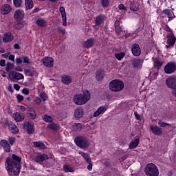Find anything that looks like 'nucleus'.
I'll use <instances>...</instances> for the list:
<instances>
[{
  "label": "nucleus",
  "mask_w": 176,
  "mask_h": 176,
  "mask_svg": "<svg viewBox=\"0 0 176 176\" xmlns=\"http://www.w3.org/2000/svg\"><path fill=\"white\" fill-rule=\"evenodd\" d=\"M20 162H21V158L14 154L12 155V158H7L5 166L9 175H12V173L14 175L20 174V168H21Z\"/></svg>",
  "instance_id": "1"
},
{
  "label": "nucleus",
  "mask_w": 176,
  "mask_h": 176,
  "mask_svg": "<svg viewBox=\"0 0 176 176\" xmlns=\"http://www.w3.org/2000/svg\"><path fill=\"white\" fill-rule=\"evenodd\" d=\"M91 98L90 92L89 91H84L82 94H78L74 96V102L76 105H85Z\"/></svg>",
  "instance_id": "2"
},
{
  "label": "nucleus",
  "mask_w": 176,
  "mask_h": 176,
  "mask_svg": "<svg viewBox=\"0 0 176 176\" xmlns=\"http://www.w3.org/2000/svg\"><path fill=\"white\" fill-rule=\"evenodd\" d=\"M124 88V83L120 80H113L109 83V89L111 91H122Z\"/></svg>",
  "instance_id": "3"
},
{
  "label": "nucleus",
  "mask_w": 176,
  "mask_h": 176,
  "mask_svg": "<svg viewBox=\"0 0 176 176\" xmlns=\"http://www.w3.org/2000/svg\"><path fill=\"white\" fill-rule=\"evenodd\" d=\"M146 176H159V168L154 164H148L144 169Z\"/></svg>",
  "instance_id": "4"
},
{
  "label": "nucleus",
  "mask_w": 176,
  "mask_h": 176,
  "mask_svg": "<svg viewBox=\"0 0 176 176\" xmlns=\"http://www.w3.org/2000/svg\"><path fill=\"white\" fill-rule=\"evenodd\" d=\"M75 143L78 146L81 148L82 149H85V148H89V144L87 138L85 136H78L75 139Z\"/></svg>",
  "instance_id": "5"
},
{
  "label": "nucleus",
  "mask_w": 176,
  "mask_h": 176,
  "mask_svg": "<svg viewBox=\"0 0 176 176\" xmlns=\"http://www.w3.org/2000/svg\"><path fill=\"white\" fill-rule=\"evenodd\" d=\"M8 78L10 80H21V79H24V75L17 72H10L8 74Z\"/></svg>",
  "instance_id": "6"
},
{
  "label": "nucleus",
  "mask_w": 176,
  "mask_h": 176,
  "mask_svg": "<svg viewBox=\"0 0 176 176\" xmlns=\"http://www.w3.org/2000/svg\"><path fill=\"white\" fill-rule=\"evenodd\" d=\"M166 84L168 89H172L173 90L176 88V76H169L166 80Z\"/></svg>",
  "instance_id": "7"
},
{
  "label": "nucleus",
  "mask_w": 176,
  "mask_h": 176,
  "mask_svg": "<svg viewBox=\"0 0 176 176\" xmlns=\"http://www.w3.org/2000/svg\"><path fill=\"white\" fill-rule=\"evenodd\" d=\"M176 70V64L174 62H170L164 67L166 74H174Z\"/></svg>",
  "instance_id": "8"
},
{
  "label": "nucleus",
  "mask_w": 176,
  "mask_h": 176,
  "mask_svg": "<svg viewBox=\"0 0 176 176\" xmlns=\"http://www.w3.org/2000/svg\"><path fill=\"white\" fill-rule=\"evenodd\" d=\"M162 14L163 17H168V21L173 20V19H175V15L174 14V11L170 9H165L162 11Z\"/></svg>",
  "instance_id": "9"
},
{
  "label": "nucleus",
  "mask_w": 176,
  "mask_h": 176,
  "mask_svg": "<svg viewBox=\"0 0 176 176\" xmlns=\"http://www.w3.org/2000/svg\"><path fill=\"white\" fill-rule=\"evenodd\" d=\"M43 64L44 67H47L48 68H50L54 65V59L52 57H45L43 59Z\"/></svg>",
  "instance_id": "10"
},
{
  "label": "nucleus",
  "mask_w": 176,
  "mask_h": 176,
  "mask_svg": "<svg viewBox=\"0 0 176 176\" xmlns=\"http://www.w3.org/2000/svg\"><path fill=\"white\" fill-rule=\"evenodd\" d=\"M115 28L118 35H121L122 36H126V31L123 30V28L120 26V23L118 21L115 22Z\"/></svg>",
  "instance_id": "11"
},
{
  "label": "nucleus",
  "mask_w": 176,
  "mask_h": 176,
  "mask_svg": "<svg viewBox=\"0 0 176 176\" xmlns=\"http://www.w3.org/2000/svg\"><path fill=\"white\" fill-rule=\"evenodd\" d=\"M108 109V107L107 106H100L94 113L93 116L94 118H98V116H100V115H104L105 113V111Z\"/></svg>",
  "instance_id": "12"
},
{
  "label": "nucleus",
  "mask_w": 176,
  "mask_h": 176,
  "mask_svg": "<svg viewBox=\"0 0 176 176\" xmlns=\"http://www.w3.org/2000/svg\"><path fill=\"white\" fill-rule=\"evenodd\" d=\"M14 38V36L12 32H6L3 36V42H4V43H9V42L13 41Z\"/></svg>",
  "instance_id": "13"
},
{
  "label": "nucleus",
  "mask_w": 176,
  "mask_h": 176,
  "mask_svg": "<svg viewBox=\"0 0 176 176\" xmlns=\"http://www.w3.org/2000/svg\"><path fill=\"white\" fill-rule=\"evenodd\" d=\"M175 41H176V38L174 36V34L173 33L169 34L168 35V40H167V45H166V49H168V47H170V46H173L174 45V44L175 43Z\"/></svg>",
  "instance_id": "14"
},
{
  "label": "nucleus",
  "mask_w": 176,
  "mask_h": 176,
  "mask_svg": "<svg viewBox=\"0 0 176 176\" xmlns=\"http://www.w3.org/2000/svg\"><path fill=\"white\" fill-rule=\"evenodd\" d=\"M0 146L4 149V152H10V144L6 140H2L0 141Z\"/></svg>",
  "instance_id": "15"
},
{
  "label": "nucleus",
  "mask_w": 176,
  "mask_h": 176,
  "mask_svg": "<svg viewBox=\"0 0 176 176\" xmlns=\"http://www.w3.org/2000/svg\"><path fill=\"white\" fill-rule=\"evenodd\" d=\"M23 129H25V130H28V134H34V131H35V129H34V124L31 122L25 123Z\"/></svg>",
  "instance_id": "16"
},
{
  "label": "nucleus",
  "mask_w": 176,
  "mask_h": 176,
  "mask_svg": "<svg viewBox=\"0 0 176 176\" xmlns=\"http://www.w3.org/2000/svg\"><path fill=\"white\" fill-rule=\"evenodd\" d=\"M83 115H85V111L81 107H78L74 111V117L76 119H80V118H83Z\"/></svg>",
  "instance_id": "17"
},
{
  "label": "nucleus",
  "mask_w": 176,
  "mask_h": 176,
  "mask_svg": "<svg viewBox=\"0 0 176 176\" xmlns=\"http://www.w3.org/2000/svg\"><path fill=\"white\" fill-rule=\"evenodd\" d=\"M12 12V7L9 6V4H4L1 8V14H9Z\"/></svg>",
  "instance_id": "18"
},
{
  "label": "nucleus",
  "mask_w": 176,
  "mask_h": 176,
  "mask_svg": "<svg viewBox=\"0 0 176 176\" xmlns=\"http://www.w3.org/2000/svg\"><path fill=\"white\" fill-rule=\"evenodd\" d=\"M59 10L62 16L63 25L65 27L67 25V13L65 12V8H64V7H60Z\"/></svg>",
  "instance_id": "19"
},
{
  "label": "nucleus",
  "mask_w": 176,
  "mask_h": 176,
  "mask_svg": "<svg viewBox=\"0 0 176 176\" xmlns=\"http://www.w3.org/2000/svg\"><path fill=\"white\" fill-rule=\"evenodd\" d=\"M12 118L15 122H23L24 120V114L23 113L16 112L13 113Z\"/></svg>",
  "instance_id": "20"
},
{
  "label": "nucleus",
  "mask_w": 176,
  "mask_h": 176,
  "mask_svg": "<svg viewBox=\"0 0 176 176\" xmlns=\"http://www.w3.org/2000/svg\"><path fill=\"white\" fill-rule=\"evenodd\" d=\"M144 64L142 59L135 58L132 60V65L133 68H141Z\"/></svg>",
  "instance_id": "21"
},
{
  "label": "nucleus",
  "mask_w": 176,
  "mask_h": 176,
  "mask_svg": "<svg viewBox=\"0 0 176 176\" xmlns=\"http://www.w3.org/2000/svg\"><path fill=\"white\" fill-rule=\"evenodd\" d=\"M150 129L153 134H155V135H162V133H163L162 131V129L157 126L151 125Z\"/></svg>",
  "instance_id": "22"
},
{
  "label": "nucleus",
  "mask_w": 176,
  "mask_h": 176,
  "mask_svg": "<svg viewBox=\"0 0 176 176\" xmlns=\"http://www.w3.org/2000/svg\"><path fill=\"white\" fill-rule=\"evenodd\" d=\"M14 16L16 20H23V19H24V11L23 10H16Z\"/></svg>",
  "instance_id": "23"
},
{
  "label": "nucleus",
  "mask_w": 176,
  "mask_h": 176,
  "mask_svg": "<svg viewBox=\"0 0 176 176\" xmlns=\"http://www.w3.org/2000/svg\"><path fill=\"white\" fill-rule=\"evenodd\" d=\"M8 129L12 134H17L19 133V128L12 122H8Z\"/></svg>",
  "instance_id": "24"
},
{
  "label": "nucleus",
  "mask_w": 176,
  "mask_h": 176,
  "mask_svg": "<svg viewBox=\"0 0 176 176\" xmlns=\"http://www.w3.org/2000/svg\"><path fill=\"white\" fill-rule=\"evenodd\" d=\"M132 53L133 56L138 57L141 54V49H140V45L138 44H134L132 46Z\"/></svg>",
  "instance_id": "25"
},
{
  "label": "nucleus",
  "mask_w": 176,
  "mask_h": 176,
  "mask_svg": "<svg viewBox=\"0 0 176 176\" xmlns=\"http://www.w3.org/2000/svg\"><path fill=\"white\" fill-rule=\"evenodd\" d=\"M36 24L38 25V27H47V21L43 18H40L36 21Z\"/></svg>",
  "instance_id": "26"
},
{
  "label": "nucleus",
  "mask_w": 176,
  "mask_h": 176,
  "mask_svg": "<svg viewBox=\"0 0 176 176\" xmlns=\"http://www.w3.org/2000/svg\"><path fill=\"white\" fill-rule=\"evenodd\" d=\"M61 82L65 85H69L72 82V78L69 76L64 75L61 77Z\"/></svg>",
  "instance_id": "27"
},
{
  "label": "nucleus",
  "mask_w": 176,
  "mask_h": 176,
  "mask_svg": "<svg viewBox=\"0 0 176 176\" xmlns=\"http://www.w3.org/2000/svg\"><path fill=\"white\" fill-rule=\"evenodd\" d=\"M94 45V39L89 38L85 41L83 46L86 47V49H90Z\"/></svg>",
  "instance_id": "28"
},
{
  "label": "nucleus",
  "mask_w": 176,
  "mask_h": 176,
  "mask_svg": "<svg viewBox=\"0 0 176 176\" xmlns=\"http://www.w3.org/2000/svg\"><path fill=\"white\" fill-rule=\"evenodd\" d=\"M78 153L79 155H81V156L83 157L87 163H90V162H91L90 155H89L87 153H85L83 151H78Z\"/></svg>",
  "instance_id": "29"
},
{
  "label": "nucleus",
  "mask_w": 176,
  "mask_h": 176,
  "mask_svg": "<svg viewBox=\"0 0 176 176\" xmlns=\"http://www.w3.org/2000/svg\"><path fill=\"white\" fill-rule=\"evenodd\" d=\"M49 157L46 154H39L36 157V162H44V160H47Z\"/></svg>",
  "instance_id": "30"
},
{
  "label": "nucleus",
  "mask_w": 176,
  "mask_h": 176,
  "mask_svg": "<svg viewBox=\"0 0 176 176\" xmlns=\"http://www.w3.org/2000/svg\"><path fill=\"white\" fill-rule=\"evenodd\" d=\"M139 144L140 139L137 138L135 140H133L129 144V149H135V148H137V146H138Z\"/></svg>",
  "instance_id": "31"
},
{
  "label": "nucleus",
  "mask_w": 176,
  "mask_h": 176,
  "mask_svg": "<svg viewBox=\"0 0 176 176\" xmlns=\"http://www.w3.org/2000/svg\"><path fill=\"white\" fill-rule=\"evenodd\" d=\"M33 145L35 148H38V149H46V145L42 142H34Z\"/></svg>",
  "instance_id": "32"
},
{
  "label": "nucleus",
  "mask_w": 176,
  "mask_h": 176,
  "mask_svg": "<svg viewBox=\"0 0 176 176\" xmlns=\"http://www.w3.org/2000/svg\"><path fill=\"white\" fill-rule=\"evenodd\" d=\"M104 20H105V16L104 15L98 16L96 19V25H100V24H102V23H104Z\"/></svg>",
  "instance_id": "33"
},
{
  "label": "nucleus",
  "mask_w": 176,
  "mask_h": 176,
  "mask_svg": "<svg viewBox=\"0 0 176 176\" xmlns=\"http://www.w3.org/2000/svg\"><path fill=\"white\" fill-rule=\"evenodd\" d=\"M25 5L27 10H30L34 8V1L32 0H25Z\"/></svg>",
  "instance_id": "34"
},
{
  "label": "nucleus",
  "mask_w": 176,
  "mask_h": 176,
  "mask_svg": "<svg viewBox=\"0 0 176 176\" xmlns=\"http://www.w3.org/2000/svg\"><path fill=\"white\" fill-rule=\"evenodd\" d=\"M28 113L30 119H36V113L34 109H29Z\"/></svg>",
  "instance_id": "35"
},
{
  "label": "nucleus",
  "mask_w": 176,
  "mask_h": 176,
  "mask_svg": "<svg viewBox=\"0 0 176 176\" xmlns=\"http://www.w3.org/2000/svg\"><path fill=\"white\" fill-rule=\"evenodd\" d=\"M96 78L97 80H101L102 79H104V71L98 70L96 72Z\"/></svg>",
  "instance_id": "36"
},
{
  "label": "nucleus",
  "mask_w": 176,
  "mask_h": 176,
  "mask_svg": "<svg viewBox=\"0 0 176 176\" xmlns=\"http://www.w3.org/2000/svg\"><path fill=\"white\" fill-rule=\"evenodd\" d=\"M72 130L74 131H80L82 130V124L80 123L74 124L72 126Z\"/></svg>",
  "instance_id": "37"
},
{
  "label": "nucleus",
  "mask_w": 176,
  "mask_h": 176,
  "mask_svg": "<svg viewBox=\"0 0 176 176\" xmlns=\"http://www.w3.org/2000/svg\"><path fill=\"white\" fill-rule=\"evenodd\" d=\"M24 72L27 76H34V75L36 74V72L34 69L33 70L25 69Z\"/></svg>",
  "instance_id": "38"
},
{
  "label": "nucleus",
  "mask_w": 176,
  "mask_h": 176,
  "mask_svg": "<svg viewBox=\"0 0 176 176\" xmlns=\"http://www.w3.org/2000/svg\"><path fill=\"white\" fill-rule=\"evenodd\" d=\"M139 8H140V4H138V3H132L131 6V10H132L133 12H137Z\"/></svg>",
  "instance_id": "39"
},
{
  "label": "nucleus",
  "mask_w": 176,
  "mask_h": 176,
  "mask_svg": "<svg viewBox=\"0 0 176 176\" xmlns=\"http://www.w3.org/2000/svg\"><path fill=\"white\" fill-rule=\"evenodd\" d=\"M125 56L126 54H124V52L117 53L115 54V57L118 60V61H120V60H122Z\"/></svg>",
  "instance_id": "40"
},
{
  "label": "nucleus",
  "mask_w": 176,
  "mask_h": 176,
  "mask_svg": "<svg viewBox=\"0 0 176 176\" xmlns=\"http://www.w3.org/2000/svg\"><path fill=\"white\" fill-rule=\"evenodd\" d=\"M63 168L66 173H73V171H74V168L71 167L69 165H65Z\"/></svg>",
  "instance_id": "41"
},
{
  "label": "nucleus",
  "mask_w": 176,
  "mask_h": 176,
  "mask_svg": "<svg viewBox=\"0 0 176 176\" xmlns=\"http://www.w3.org/2000/svg\"><path fill=\"white\" fill-rule=\"evenodd\" d=\"M13 3L15 8H20L23 3L22 0H13Z\"/></svg>",
  "instance_id": "42"
},
{
  "label": "nucleus",
  "mask_w": 176,
  "mask_h": 176,
  "mask_svg": "<svg viewBox=\"0 0 176 176\" xmlns=\"http://www.w3.org/2000/svg\"><path fill=\"white\" fill-rule=\"evenodd\" d=\"M49 129L51 130H58V124L54 123H50L48 124Z\"/></svg>",
  "instance_id": "43"
},
{
  "label": "nucleus",
  "mask_w": 176,
  "mask_h": 176,
  "mask_svg": "<svg viewBox=\"0 0 176 176\" xmlns=\"http://www.w3.org/2000/svg\"><path fill=\"white\" fill-rule=\"evenodd\" d=\"M43 119V120H45V122H47V123H50V122H53V118L47 115L44 116Z\"/></svg>",
  "instance_id": "44"
},
{
  "label": "nucleus",
  "mask_w": 176,
  "mask_h": 176,
  "mask_svg": "<svg viewBox=\"0 0 176 176\" xmlns=\"http://www.w3.org/2000/svg\"><path fill=\"white\" fill-rule=\"evenodd\" d=\"M154 65L156 68L159 69L163 65V63H162V61L156 60L154 61Z\"/></svg>",
  "instance_id": "45"
},
{
  "label": "nucleus",
  "mask_w": 176,
  "mask_h": 176,
  "mask_svg": "<svg viewBox=\"0 0 176 176\" xmlns=\"http://www.w3.org/2000/svg\"><path fill=\"white\" fill-rule=\"evenodd\" d=\"M14 68V65L12 63L8 62L6 65V71L9 72Z\"/></svg>",
  "instance_id": "46"
},
{
  "label": "nucleus",
  "mask_w": 176,
  "mask_h": 176,
  "mask_svg": "<svg viewBox=\"0 0 176 176\" xmlns=\"http://www.w3.org/2000/svg\"><path fill=\"white\" fill-rule=\"evenodd\" d=\"M22 60L24 64H31L30 58H28V56H22Z\"/></svg>",
  "instance_id": "47"
},
{
  "label": "nucleus",
  "mask_w": 176,
  "mask_h": 176,
  "mask_svg": "<svg viewBox=\"0 0 176 176\" xmlns=\"http://www.w3.org/2000/svg\"><path fill=\"white\" fill-rule=\"evenodd\" d=\"M8 141H9V143H10V145H14V142H16V138H13V137H10L8 138Z\"/></svg>",
  "instance_id": "48"
},
{
  "label": "nucleus",
  "mask_w": 176,
  "mask_h": 176,
  "mask_svg": "<svg viewBox=\"0 0 176 176\" xmlns=\"http://www.w3.org/2000/svg\"><path fill=\"white\" fill-rule=\"evenodd\" d=\"M101 3L103 8H107L109 5V0H102Z\"/></svg>",
  "instance_id": "49"
},
{
  "label": "nucleus",
  "mask_w": 176,
  "mask_h": 176,
  "mask_svg": "<svg viewBox=\"0 0 176 176\" xmlns=\"http://www.w3.org/2000/svg\"><path fill=\"white\" fill-rule=\"evenodd\" d=\"M16 65H21V64H23V56L16 58Z\"/></svg>",
  "instance_id": "50"
},
{
  "label": "nucleus",
  "mask_w": 176,
  "mask_h": 176,
  "mask_svg": "<svg viewBox=\"0 0 176 176\" xmlns=\"http://www.w3.org/2000/svg\"><path fill=\"white\" fill-rule=\"evenodd\" d=\"M40 97L42 98L43 101H46V100H47V95L44 92L40 94Z\"/></svg>",
  "instance_id": "51"
},
{
  "label": "nucleus",
  "mask_w": 176,
  "mask_h": 176,
  "mask_svg": "<svg viewBox=\"0 0 176 176\" xmlns=\"http://www.w3.org/2000/svg\"><path fill=\"white\" fill-rule=\"evenodd\" d=\"M16 100H18L19 102H21V101L24 100V96H23V95L21 94H17Z\"/></svg>",
  "instance_id": "52"
},
{
  "label": "nucleus",
  "mask_w": 176,
  "mask_h": 176,
  "mask_svg": "<svg viewBox=\"0 0 176 176\" xmlns=\"http://www.w3.org/2000/svg\"><path fill=\"white\" fill-rule=\"evenodd\" d=\"M118 9H120V10H123V12H127V8H126L123 4H120L118 6Z\"/></svg>",
  "instance_id": "53"
},
{
  "label": "nucleus",
  "mask_w": 176,
  "mask_h": 176,
  "mask_svg": "<svg viewBox=\"0 0 176 176\" xmlns=\"http://www.w3.org/2000/svg\"><path fill=\"white\" fill-rule=\"evenodd\" d=\"M158 124L160 126V127H166V126H169L168 123L164 122L163 121H159Z\"/></svg>",
  "instance_id": "54"
},
{
  "label": "nucleus",
  "mask_w": 176,
  "mask_h": 176,
  "mask_svg": "<svg viewBox=\"0 0 176 176\" xmlns=\"http://www.w3.org/2000/svg\"><path fill=\"white\" fill-rule=\"evenodd\" d=\"M22 93L25 94V96H28V94H30V89L28 88H23Z\"/></svg>",
  "instance_id": "55"
},
{
  "label": "nucleus",
  "mask_w": 176,
  "mask_h": 176,
  "mask_svg": "<svg viewBox=\"0 0 176 176\" xmlns=\"http://www.w3.org/2000/svg\"><path fill=\"white\" fill-rule=\"evenodd\" d=\"M143 29H144V23L141 22L140 23V27L138 28V29H137L135 32H140V31H141V30H143Z\"/></svg>",
  "instance_id": "56"
},
{
  "label": "nucleus",
  "mask_w": 176,
  "mask_h": 176,
  "mask_svg": "<svg viewBox=\"0 0 176 176\" xmlns=\"http://www.w3.org/2000/svg\"><path fill=\"white\" fill-rule=\"evenodd\" d=\"M88 163V166H87V169L89 171H91V170H93V163L91 162V161H90V162H87Z\"/></svg>",
  "instance_id": "57"
},
{
  "label": "nucleus",
  "mask_w": 176,
  "mask_h": 176,
  "mask_svg": "<svg viewBox=\"0 0 176 176\" xmlns=\"http://www.w3.org/2000/svg\"><path fill=\"white\" fill-rule=\"evenodd\" d=\"M134 115H135V118L137 119V120H141V116H140V114H138V112L135 111Z\"/></svg>",
  "instance_id": "58"
},
{
  "label": "nucleus",
  "mask_w": 176,
  "mask_h": 176,
  "mask_svg": "<svg viewBox=\"0 0 176 176\" xmlns=\"http://www.w3.org/2000/svg\"><path fill=\"white\" fill-rule=\"evenodd\" d=\"M0 65L1 67H5L6 65V60H5V59H1L0 60Z\"/></svg>",
  "instance_id": "59"
},
{
  "label": "nucleus",
  "mask_w": 176,
  "mask_h": 176,
  "mask_svg": "<svg viewBox=\"0 0 176 176\" xmlns=\"http://www.w3.org/2000/svg\"><path fill=\"white\" fill-rule=\"evenodd\" d=\"M58 30L59 32H61L62 34H65V29L63 27H59L58 28Z\"/></svg>",
  "instance_id": "60"
},
{
  "label": "nucleus",
  "mask_w": 176,
  "mask_h": 176,
  "mask_svg": "<svg viewBox=\"0 0 176 176\" xmlns=\"http://www.w3.org/2000/svg\"><path fill=\"white\" fill-rule=\"evenodd\" d=\"M14 89H15V90L19 91V90H20V85L19 84H14Z\"/></svg>",
  "instance_id": "61"
},
{
  "label": "nucleus",
  "mask_w": 176,
  "mask_h": 176,
  "mask_svg": "<svg viewBox=\"0 0 176 176\" xmlns=\"http://www.w3.org/2000/svg\"><path fill=\"white\" fill-rule=\"evenodd\" d=\"M34 102L35 104H41V98H36V99L34 100Z\"/></svg>",
  "instance_id": "62"
},
{
  "label": "nucleus",
  "mask_w": 176,
  "mask_h": 176,
  "mask_svg": "<svg viewBox=\"0 0 176 176\" xmlns=\"http://www.w3.org/2000/svg\"><path fill=\"white\" fill-rule=\"evenodd\" d=\"M8 59L10 60V61H14V55H10Z\"/></svg>",
  "instance_id": "63"
},
{
  "label": "nucleus",
  "mask_w": 176,
  "mask_h": 176,
  "mask_svg": "<svg viewBox=\"0 0 176 176\" xmlns=\"http://www.w3.org/2000/svg\"><path fill=\"white\" fill-rule=\"evenodd\" d=\"M172 96H173V97L176 98V87L173 89Z\"/></svg>",
  "instance_id": "64"
}]
</instances>
